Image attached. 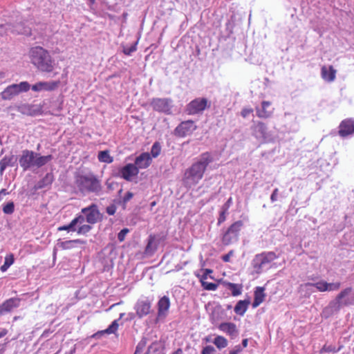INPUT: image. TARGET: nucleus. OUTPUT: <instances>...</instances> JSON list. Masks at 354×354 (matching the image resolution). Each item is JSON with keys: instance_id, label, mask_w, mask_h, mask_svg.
Listing matches in <instances>:
<instances>
[{"instance_id": "obj_1", "label": "nucleus", "mask_w": 354, "mask_h": 354, "mask_svg": "<svg viewBox=\"0 0 354 354\" xmlns=\"http://www.w3.org/2000/svg\"><path fill=\"white\" fill-rule=\"evenodd\" d=\"M30 62L40 71L51 73L54 70V60L48 51L41 46L32 47L29 51Z\"/></svg>"}, {"instance_id": "obj_2", "label": "nucleus", "mask_w": 354, "mask_h": 354, "mask_svg": "<svg viewBox=\"0 0 354 354\" xmlns=\"http://www.w3.org/2000/svg\"><path fill=\"white\" fill-rule=\"evenodd\" d=\"M75 184L78 190L85 194H99L102 190L101 180L93 173L81 174L76 177Z\"/></svg>"}, {"instance_id": "obj_3", "label": "nucleus", "mask_w": 354, "mask_h": 354, "mask_svg": "<svg viewBox=\"0 0 354 354\" xmlns=\"http://www.w3.org/2000/svg\"><path fill=\"white\" fill-rule=\"evenodd\" d=\"M213 161V158L209 152L203 153L198 161L192 165L186 171L185 176L195 183H198L203 177L205 170Z\"/></svg>"}, {"instance_id": "obj_4", "label": "nucleus", "mask_w": 354, "mask_h": 354, "mask_svg": "<svg viewBox=\"0 0 354 354\" xmlns=\"http://www.w3.org/2000/svg\"><path fill=\"white\" fill-rule=\"evenodd\" d=\"M243 226L242 221H237L232 223L226 230L223 231L221 241L223 245H230L239 239L240 233Z\"/></svg>"}, {"instance_id": "obj_5", "label": "nucleus", "mask_w": 354, "mask_h": 354, "mask_svg": "<svg viewBox=\"0 0 354 354\" xmlns=\"http://www.w3.org/2000/svg\"><path fill=\"white\" fill-rule=\"evenodd\" d=\"M92 230L90 225L84 224L82 215H77L68 225L59 226L58 231L75 232L79 235H86Z\"/></svg>"}, {"instance_id": "obj_6", "label": "nucleus", "mask_w": 354, "mask_h": 354, "mask_svg": "<svg viewBox=\"0 0 354 354\" xmlns=\"http://www.w3.org/2000/svg\"><path fill=\"white\" fill-rule=\"evenodd\" d=\"M81 213L84 218V224L90 225L91 227L92 225L100 222L103 219V215L100 213L98 206L95 203L82 208Z\"/></svg>"}, {"instance_id": "obj_7", "label": "nucleus", "mask_w": 354, "mask_h": 354, "mask_svg": "<svg viewBox=\"0 0 354 354\" xmlns=\"http://www.w3.org/2000/svg\"><path fill=\"white\" fill-rule=\"evenodd\" d=\"M210 102L205 97H197L192 100L186 106V112L189 115H196L202 113L210 106Z\"/></svg>"}, {"instance_id": "obj_8", "label": "nucleus", "mask_w": 354, "mask_h": 354, "mask_svg": "<svg viewBox=\"0 0 354 354\" xmlns=\"http://www.w3.org/2000/svg\"><path fill=\"white\" fill-rule=\"evenodd\" d=\"M353 288L348 287L342 290L336 297L335 300L338 304V307L354 305V292L352 293Z\"/></svg>"}, {"instance_id": "obj_9", "label": "nucleus", "mask_w": 354, "mask_h": 354, "mask_svg": "<svg viewBox=\"0 0 354 354\" xmlns=\"http://www.w3.org/2000/svg\"><path fill=\"white\" fill-rule=\"evenodd\" d=\"M37 153L28 149L22 151V155L19 158V165L24 171H26L30 167L35 166V159Z\"/></svg>"}, {"instance_id": "obj_10", "label": "nucleus", "mask_w": 354, "mask_h": 354, "mask_svg": "<svg viewBox=\"0 0 354 354\" xmlns=\"http://www.w3.org/2000/svg\"><path fill=\"white\" fill-rule=\"evenodd\" d=\"M196 129V127L194 125V121L187 120L182 122L176 127L174 133L176 136L183 138L191 134Z\"/></svg>"}, {"instance_id": "obj_11", "label": "nucleus", "mask_w": 354, "mask_h": 354, "mask_svg": "<svg viewBox=\"0 0 354 354\" xmlns=\"http://www.w3.org/2000/svg\"><path fill=\"white\" fill-rule=\"evenodd\" d=\"M138 174V167L132 163L127 164L119 170L120 176L127 181H131L133 178L136 177Z\"/></svg>"}, {"instance_id": "obj_12", "label": "nucleus", "mask_w": 354, "mask_h": 354, "mask_svg": "<svg viewBox=\"0 0 354 354\" xmlns=\"http://www.w3.org/2000/svg\"><path fill=\"white\" fill-rule=\"evenodd\" d=\"M151 105L153 109L158 112L169 113L171 111V100L167 98H153Z\"/></svg>"}, {"instance_id": "obj_13", "label": "nucleus", "mask_w": 354, "mask_h": 354, "mask_svg": "<svg viewBox=\"0 0 354 354\" xmlns=\"http://www.w3.org/2000/svg\"><path fill=\"white\" fill-rule=\"evenodd\" d=\"M252 134L257 139L266 140L268 136V127L266 124L262 121H257L252 127Z\"/></svg>"}, {"instance_id": "obj_14", "label": "nucleus", "mask_w": 354, "mask_h": 354, "mask_svg": "<svg viewBox=\"0 0 354 354\" xmlns=\"http://www.w3.org/2000/svg\"><path fill=\"white\" fill-rule=\"evenodd\" d=\"M354 133V119L346 118L343 120L339 125L338 134L342 137H346Z\"/></svg>"}, {"instance_id": "obj_15", "label": "nucleus", "mask_w": 354, "mask_h": 354, "mask_svg": "<svg viewBox=\"0 0 354 354\" xmlns=\"http://www.w3.org/2000/svg\"><path fill=\"white\" fill-rule=\"evenodd\" d=\"M151 308V303L148 299H139L136 305L135 310L137 316L139 318H142L150 313Z\"/></svg>"}, {"instance_id": "obj_16", "label": "nucleus", "mask_w": 354, "mask_h": 354, "mask_svg": "<svg viewBox=\"0 0 354 354\" xmlns=\"http://www.w3.org/2000/svg\"><path fill=\"white\" fill-rule=\"evenodd\" d=\"M60 84L59 81H52V82H39L32 86V90L34 91H54L56 89Z\"/></svg>"}, {"instance_id": "obj_17", "label": "nucleus", "mask_w": 354, "mask_h": 354, "mask_svg": "<svg viewBox=\"0 0 354 354\" xmlns=\"http://www.w3.org/2000/svg\"><path fill=\"white\" fill-rule=\"evenodd\" d=\"M158 306V317L160 318L165 317L167 315L170 307V301L168 297L163 296L157 304Z\"/></svg>"}, {"instance_id": "obj_18", "label": "nucleus", "mask_w": 354, "mask_h": 354, "mask_svg": "<svg viewBox=\"0 0 354 354\" xmlns=\"http://www.w3.org/2000/svg\"><path fill=\"white\" fill-rule=\"evenodd\" d=\"M271 106V102L269 101H263L261 102V108L257 106L255 108L256 115L258 118L262 119H266L270 117L273 113L274 109L272 110L269 111L268 109Z\"/></svg>"}, {"instance_id": "obj_19", "label": "nucleus", "mask_w": 354, "mask_h": 354, "mask_svg": "<svg viewBox=\"0 0 354 354\" xmlns=\"http://www.w3.org/2000/svg\"><path fill=\"white\" fill-rule=\"evenodd\" d=\"M152 159L150 154L147 152L142 153L136 157L134 165L139 169H146L151 163Z\"/></svg>"}, {"instance_id": "obj_20", "label": "nucleus", "mask_w": 354, "mask_h": 354, "mask_svg": "<svg viewBox=\"0 0 354 354\" xmlns=\"http://www.w3.org/2000/svg\"><path fill=\"white\" fill-rule=\"evenodd\" d=\"M21 299L12 297L5 300L1 305L6 314L11 313L14 309L20 306Z\"/></svg>"}, {"instance_id": "obj_21", "label": "nucleus", "mask_w": 354, "mask_h": 354, "mask_svg": "<svg viewBox=\"0 0 354 354\" xmlns=\"http://www.w3.org/2000/svg\"><path fill=\"white\" fill-rule=\"evenodd\" d=\"M218 329L232 337L238 335V329L235 324L232 322H223L219 324Z\"/></svg>"}, {"instance_id": "obj_22", "label": "nucleus", "mask_w": 354, "mask_h": 354, "mask_svg": "<svg viewBox=\"0 0 354 354\" xmlns=\"http://www.w3.org/2000/svg\"><path fill=\"white\" fill-rule=\"evenodd\" d=\"M158 242L156 236L150 234L148 238L147 244L145 249V253L147 255L153 254L158 249Z\"/></svg>"}, {"instance_id": "obj_23", "label": "nucleus", "mask_w": 354, "mask_h": 354, "mask_svg": "<svg viewBox=\"0 0 354 354\" xmlns=\"http://www.w3.org/2000/svg\"><path fill=\"white\" fill-rule=\"evenodd\" d=\"M257 259H260V263L259 268H262L263 266L271 263L277 259V255L274 252H263L257 256Z\"/></svg>"}, {"instance_id": "obj_24", "label": "nucleus", "mask_w": 354, "mask_h": 354, "mask_svg": "<svg viewBox=\"0 0 354 354\" xmlns=\"http://www.w3.org/2000/svg\"><path fill=\"white\" fill-rule=\"evenodd\" d=\"M321 75L325 81L330 82L335 79L336 71L333 66H330L329 67L323 66L321 69Z\"/></svg>"}, {"instance_id": "obj_25", "label": "nucleus", "mask_w": 354, "mask_h": 354, "mask_svg": "<svg viewBox=\"0 0 354 354\" xmlns=\"http://www.w3.org/2000/svg\"><path fill=\"white\" fill-rule=\"evenodd\" d=\"M17 88V84L8 86L1 92V98L5 100H11L14 96L19 94V91Z\"/></svg>"}, {"instance_id": "obj_26", "label": "nucleus", "mask_w": 354, "mask_h": 354, "mask_svg": "<svg viewBox=\"0 0 354 354\" xmlns=\"http://www.w3.org/2000/svg\"><path fill=\"white\" fill-rule=\"evenodd\" d=\"M266 295L264 293V288L257 287L254 291V298L252 303V307H258L265 299Z\"/></svg>"}, {"instance_id": "obj_27", "label": "nucleus", "mask_w": 354, "mask_h": 354, "mask_svg": "<svg viewBox=\"0 0 354 354\" xmlns=\"http://www.w3.org/2000/svg\"><path fill=\"white\" fill-rule=\"evenodd\" d=\"M86 241L80 239L62 241L58 243L59 247L64 250H71L75 248V244H85Z\"/></svg>"}, {"instance_id": "obj_28", "label": "nucleus", "mask_w": 354, "mask_h": 354, "mask_svg": "<svg viewBox=\"0 0 354 354\" xmlns=\"http://www.w3.org/2000/svg\"><path fill=\"white\" fill-rule=\"evenodd\" d=\"M16 160L15 156L10 155L4 156L0 160V174L2 175L7 167L13 166L14 162Z\"/></svg>"}, {"instance_id": "obj_29", "label": "nucleus", "mask_w": 354, "mask_h": 354, "mask_svg": "<svg viewBox=\"0 0 354 354\" xmlns=\"http://www.w3.org/2000/svg\"><path fill=\"white\" fill-rule=\"evenodd\" d=\"M250 303V302L249 300L239 301L234 308L235 313L239 315L243 316L247 311Z\"/></svg>"}, {"instance_id": "obj_30", "label": "nucleus", "mask_w": 354, "mask_h": 354, "mask_svg": "<svg viewBox=\"0 0 354 354\" xmlns=\"http://www.w3.org/2000/svg\"><path fill=\"white\" fill-rule=\"evenodd\" d=\"M224 286L231 291L232 295L234 297L239 296L242 292V285L234 283L231 282H224Z\"/></svg>"}, {"instance_id": "obj_31", "label": "nucleus", "mask_w": 354, "mask_h": 354, "mask_svg": "<svg viewBox=\"0 0 354 354\" xmlns=\"http://www.w3.org/2000/svg\"><path fill=\"white\" fill-rule=\"evenodd\" d=\"M54 180L53 174L51 173H48L45 175V176L38 182L37 188L42 189L45 187L50 185Z\"/></svg>"}, {"instance_id": "obj_32", "label": "nucleus", "mask_w": 354, "mask_h": 354, "mask_svg": "<svg viewBox=\"0 0 354 354\" xmlns=\"http://www.w3.org/2000/svg\"><path fill=\"white\" fill-rule=\"evenodd\" d=\"M118 320L119 319L114 320L106 329L98 331L97 333L93 335V337L97 335L98 334H115L116 331L118 330Z\"/></svg>"}, {"instance_id": "obj_33", "label": "nucleus", "mask_w": 354, "mask_h": 354, "mask_svg": "<svg viewBox=\"0 0 354 354\" xmlns=\"http://www.w3.org/2000/svg\"><path fill=\"white\" fill-rule=\"evenodd\" d=\"M52 159L53 156L51 155L40 156L39 154L37 153V156H36L35 159V166L37 167H41L47 164Z\"/></svg>"}, {"instance_id": "obj_34", "label": "nucleus", "mask_w": 354, "mask_h": 354, "mask_svg": "<svg viewBox=\"0 0 354 354\" xmlns=\"http://www.w3.org/2000/svg\"><path fill=\"white\" fill-rule=\"evenodd\" d=\"M100 162L111 163L113 161V158L109 155V151H101L97 156Z\"/></svg>"}, {"instance_id": "obj_35", "label": "nucleus", "mask_w": 354, "mask_h": 354, "mask_svg": "<svg viewBox=\"0 0 354 354\" xmlns=\"http://www.w3.org/2000/svg\"><path fill=\"white\" fill-rule=\"evenodd\" d=\"M213 343L218 349L224 348L227 346V339L221 335L216 336L214 338Z\"/></svg>"}, {"instance_id": "obj_36", "label": "nucleus", "mask_w": 354, "mask_h": 354, "mask_svg": "<svg viewBox=\"0 0 354 354\" xmlns=\"http://www.w3.org/2000/svg\"><path fill=\"white\" fill-rule=\"evenodd\" d=\"M306 285L314 286L320 292L327 291V282L325 281H320L315 283H308Z\"/></svg>"}, {"instance_id": "obj_37", "label": "nucleus", "mask_w": 354, "mask_h": 354, "mask_svg": "<svg viewBox=\"0 0 354 354\" xmlns=\"http://www.w3.org/2000/svg\"><path fill=\"white\" fill-rule=\"evenodd\" d=\"M161 152V145L158 142H156L151 147V154L153 158L158 157Z\"/></svg>"}, {"instance_id": "obj_38", "label": "nucleus", "mask_w": 354, "mask_h": 354, "mask_svg": "<svg viewBox=\"0 0 354 354\" xmlns=\"http://www.w3.org/2000/svg\"><path fill=\"white\" fill-rule=\"evenodd\" d=\"M15 211V205L13 202H9L3 207V212L6 214H11Z\"/></svg>"}, {"instance_id": "obj_39", "label": "nucleus", "mask_w": 354, "mask_h": 354, "mask_svg": "<svg viewBox=\"0 0 354 354\" xmlns=\"http://www.w3.org/2000/svg\"><path fill=\"white\" fill-rule=\"evenodd\" d=\"M17 90L19 91V93L21 92H26L30 89V84L27 82H21V83L17 84Z\"/></svg>"}, {"instance_id": "obj_40", "label": "nucleus", "mask_w": 354, "mask_h": 354, "mask_svg": "<svg viewBox=\"0 0 354 354\" xmlns=\"http://www.w3.org/2000/svg\"><path fill=\"white\" fill-rule=\"evenodd\" d=\"M202 287L206 290H216L218 288V285L212 282H203L201 285Z\"/></svg>"}, {"instance_id": "obj_41", "label": "nucleus", "mask_w": 354, "mask_h": 354, "mask_svg": "<svg viewBox=\"0 0 354 354\" xmlns=\"http://www.w3.org/2000/svg\"><path fill=\"white\" fill-rule=\"evenodd\" d=\"M227 214H228V211L221 209V210L219 213V216L218 218V223H217L218 225H220L221 224H222L223 223H224L225 221L226 216Z\"/></svg>"}, {"instance_id": "obj_42", "label": "nucleus", "mask_w": 354, "mask_h": 354, "mask_svg": "<svg viewBox=\"0 0 354 354\" xmlns=\"http://www.w3.org/2000/svg\"><path fill=\"white\" fill-rule=\"evenodd\" d=\"M339 350V348L337 349L335 348V346H334L325 344L321 349V353H324V352H325V353H330V352L336 353Z\"/></svg>"}, {"instance_id": "obj_43", "label": "nucleus", "mask_w": 354, "mask_h": 354, "mask_svg": "<svg viewBox=\"0 0 354 354\" xmlns=\"http://www.w3.org/2000/svg\"><path fill=\"white\" fill-rule=\"evenodd\" d=\"M254 109L251 107H244L241 111V115L243 118H248L250 115L252 114Z\"/></svg>"}, {"instance_id": "obj_44", "label": "nucleus", "mask_w": 354, "mask_h": 354, "mask_svg": "<svg viewBox=\"0 0 354 354\" xmlns=\"http://www.w3.org/2000/svg\"><path fill=\"white\" fill-rule=\"evenodd\" d=\"M341 283L339 282L336 283H327V291H335L339 289Z\"/></svg>"}, {"instance_id": "obj_45", "label": "nucleus", "mask_w": 354, "mask_h": 354, "mask_svg": "<svg viewBox=\"0 0 354 354\" xmlns=\"http://www.w3.org/2000/svg\"><path fill=\"white\" fill-rule=\"evenodd\" d=\"M215 352L216 350L212 346L207 345L203 348L201 354H215Z\"/></svg>"}, {"instance_id": "obj_46", "label": "nucleus", "mask_w": 354, "mask_h": 354, "mask_svg": "<svg viewBox=\"0 0 354 354\" xmlns=\"http://www.w3.org/2000/svg\"><path fill=\"white\" fill-rule=\"evenodd\" d=\"M136 46L137 42L130 47L124 48L122 50L124 54H125L126 55H130L132 53L135 52L137 50Z\"/></svg>"}, {"instance_id": "obj_47", "label": "nucleus", "mask_w": 354, "mask_h": 354, "mask_svg": "<svg viewBox=\"0 0 354 354\" xmlns=\"http://www.w3.org/2000/svg\"><path fill=\"white\" fill-rule=\"evenodd\" d=\"M15 258L13 254H9L6 256L4 263L8 265L9 267L14 263Z\"/></svg>"}, {"instance_id": "obj_48", "label": "nucleus", "mask_w": 354, "mask_h": 354, "mask_svg": "<svg viewBox=\"0 0 354 354\" xmlns=\"http://www.w3.org/2000/svg\"><path fill=\"white\" fill-rule=\"evenodd\" d=\"M129 232V230L127 228L122 229L118 234V240L122 242L124 240L127 234Z\"/></svg>"}, {"instance_id": "obj_49", "label": "nucleus", "mask_w": 354, "mask_h": 354, "mask_svg": "<svg viewBox=\"0 0 354 354\" xmlns=\"http://www.w3.org/2000/svg\"><path fill=\"white\" fill-rule=\"evenodd\" d=\"M106 211L109 215H114L116 212V207L115 205H111L106 207Z\"/></svg>"}, {"instance_id": "obj_50", "label": "nucleus", "mask_w": 354, "mask_h": 354, "mask_svg": "<svg viewBox=\"0 0 354 354\" xmlns=\"http://www.w3.org/2000/svg\"><path fill=\"white\" fill-rule=\"evenodd\" d=\"M234 254V250H230L227 254L222 256L221 259L224 262H230L231 257Z\"/></svg>"}, {"instance_id": "obj_51", "label": "nucleus", "mask_w": 354, "mask_h": 354, "mask_svg": "<svg viewBox=\"0 0 354 354\" xmlns=\"http://www.w3.org/2000/svg\"><path fill=\"white\" fill-rule=\"evenodd\" d=\"M232 204V198L230 197L225 204L221 207V209L228 211L229 208Z\"/></svg>"}, {"instance_id": "obj_52", "label": "nucleus", "mask_w": 354, "mask_h": 354, "mask_svg": "<svg viewBox=\"0 0 354 354\" xmlns=\"http://www.w3.org/2000/svg\"><path fill=\"white\" fill-rule=\"evenodd\" d=\"M133 196V194L131 192H127L125 196L123 197L122 201L124 203H127L128 201H129Z\"/></svg>"}, {"instance_id": "obj_53", "label": "nucleus", "mask_w": 354, "mask_h": 354, "mask_svg": "<svg viewBox=\"0 0 354 354\" xmlns=\"http://www.w3.org/2000/svg\"><path fill=\"white\" fill-rule=\"evenodd\" d=\"M278 192H279V189L277 188L274 189V191L272 192L271 196H270V200L272 202H274V201H277Z\"/></svg>"}, {"instance_id": "obj_54", "label": "nucleus", "mask_w": 354, "mask_h": 354, "mask_svg": "<svg viewBox=\"0 0 354 354\" xmlns=\"http://www.w3.org/2000/svg\"><path fill=\"white\" fill-rule=\"evenodd\" d=\"M241 351V346H236L234 350L230 351L229 354H239Z\"/></svg>"}, {"instance_id": "obj_55", "label": "nucleus", "mask_w": 354, "mask_h": 354, "mask_svg": "<svg viewBox=\"0 0 354 354\" xmlns=\"http://www.w3.org/2000/svg\"><path fill=\"white\" fill-rule=\"evenodd\" d=\"M8 334V330L6 328H1L0 330V338L6 336Z\"/></svg>"}, {"instance_id": "obj_56", "label": "nucleus", "mask_w": 354, "mask_h": 354, "mask_svg": "<svg viewBox=\"0 0 354 354\" xmlns=\"http://www.w3.org/2000/svg\"><path fill=\"white\" fill-rule=\"evenodd\" d=\"M207 279V274H203L201 277V279H200V281L201 283V285L203 284V282H206V279Z\"/></svg>"}, {"instance_id": "obj_57", "label": "nucleus", "mask_w": 354, "mask_h": 354, "mask_svg": "<svg viewBox=\"0 0 354 354\" xmlns=\"http://www.w3.org/2000/svg\"><path fill=\"white\" fill-rule=\"evenodd\" d=\"M9 266L8 265H6V263H3L1 266V270L2 272H6L8 269Z\"/></svg>"}, {"instance_id": "obj_58", "label": "nucleus", "mask_w": 354, "mask_h": 354, "mask_svg": "<svg viewBox=\"0 0 354 354\" xmlns=\"http://www.w3.org/2000/svg\"><path fill=\"white\" fill-rule=\"evenodd\" d=\"M242 345L244 348L248 346V339H244L242 341Z\"/></svg>"}, {"instance_id": "obj_59", "label": "nucleus", "mask_w": 354, "mask_h": 354, "mask_svg": "<svg viewBox=\"0 0 354 354\" xmlns=\"http://www.w3.org/2000/svg\"><path fill=\"white\" fill-rule=\"evenodd\" d=\"M172 354H183V350L181 348H178Z\"/></svg>"}, {"instance_id": "obj_60", "label": "nucleus", "mask_w": 354, "mask_h": 354, "mask_svg": "<svg viewBox=\"0 0 354 354\" xmlns=\"http://www.w3.org/2000/svg\"><path fill=\"white\" fill-rule=\"evenodd\" d=\"M4 315H6V313H4V310H3L1 305L0 304V317L3 316Z\"/></svg>"}, {"instance_id": "obj_61", "label": "nucleus", "mask_w": 354, "mask_h": 354, "mask_svg": "<svg viewBox=\"0 0 354 354\" xmlns=\"http://www.w3.org/2000/svg\"><path fill=\"white\" fill-rule=\"evenodd\" d=\"M8 194V192H6V189H2L1 191H0V196L1 194H3V195H6Z\"/></svg>"}, {"instance_id": "obj_62", "label": "nucleus", "mask_w": 354, "mask_h": 354, "mask_svg": "<svg viewBox=\"0 0 354 354\" xmlns=\"http://www.w3.org/2000/svg\"><path fill=\"white\" fill-rule=\"evenodd\" d=\"M212 272V270L211 269H205L204 273L207 274V275Z\"/></svg>"}, {"instance_id": "obj_63", "label": "nucleus", "mask_w": 354, "mask_h": 354, "mask_svg": "<svg viewBox=\"0 0 354 354\" xmlns=\"http://www.w3.org/2000/svg\"><path fill=\"white\" fill-rule=\"evenodd\" d=\"M5 77V73L0 72V82Z\"/></svg>"}, {"instance_id": "obj_64", "label": "nucleus", "mask_w": 354, "mask_h": 354, "mask_svg": "<svg viewBox=\"0 0 354 354\" xmlns=\"http://www.w3.org/2000/svg\"><path fill=\"white\" fill-rule=\"evenodd\" d=\"M89 1L91 2V3H92V4H93V3H95V0H89Z\"/></svg>"}]
</instances>
